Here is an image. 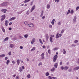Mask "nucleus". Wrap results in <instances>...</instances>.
Returning <instances> with one entry per match:
<instances>
[{"mask_svg":"<svg viewBox=\"0 0 79 79\" xmlns=\"http://www.w3.org/2000/svg\"><path fill=\"white\" fill-rule=\"evenodd\" d=\"M69 69V67L68 66H65L64 67V70H67Z\"/></svg>","mask_w":79,"mask_h":79,"instance_id":"obj_18","label":"nucleus"},{"mask_svg":"<svg viewBox=\"0 0 79 79\" xmlns=\"http://www.w3.org/2000/svg\"><path fill=\"white\" fill-rule=\"evenodd\" d=\"M29 10H27V11L26 12V14L27 15H29Z\"/></svg>","mask_w":79,"mask_h":79,"instance_id":"obj_36","label":"nucleus"},{"mask_svg":"<svg viewBox=\"0 0 79 79\" xmlns=\"http://www.w3.org/2000/svg\"><path fill=\"white\" fill-rule=\"evenodd\" d=\"M77 19V17L76 16H75L73 18V23H76V19Z\"/></svg>","mask_w":79,"mask_h":79,"instance_id":"obj_9","label":"nucleus"},{"mask_svg":"<svg viewBox=\"0 0 79 79\" xmlns=\"http://www.w3.org/2000/svg\"><path fill=\"white\" fill-rule=\"evenodd\" d=\"M52 78L53 79H57V78L56 77H52Z\"/></svg>","mask_w":79,"mask_h":79,"instance_id":"obj_60","label":"nucleus"},{"mask_svg":"<svg viewBox=\"0 0 79 79\" xmlns=\"http://www.w3.org/2000/svg\"><path fill=\"white\" fill-rule=\"evenodd\" d=\"M72 47H76V45H74V44H72Z\"/></svg>","mask_w":79,"mask_h":79,"instance_id":"obj_62","label":"nucleus"},{"mask_svg":"<svg viewBox=\"0 0 79 79\" xmlns=\"http://www.w3.org/2000/svg\"><path fill=\"white\" fill-rule=\"evenodd\" d=\"M24 37H25V38H27V37H28V35L26 34L24 35Z\"/></svg>","mask_w":79,"mask_h":79,"instance_id":"obj_35","label":"nucleus"},{"mask_svg":"<svg viewBox=\"0 0 79 79\" xmlns=\"http://www.w3.org/2000/svg\"><path fill=\"white\" fill-rule=\"evenodd\" d=\"M12 63L13 64H15L16 63V62H15V61H12Z\"/></svg>","mask_w":79,"mask_h":79,"instance_id":"obj_53","label":"nucleus"},{"mask_svg":"<svg viewBox=\"0 0 79 79\" xmlns=\"http://www.w3.org/2000/svg\"><path fill=\"white\" fill-rule=\"evenodd\" d=\"M35 50V48L33 47V48L31 50V52H33V51H34Z\"/></svg>","mask_w":79,"mask_h":79,"instance_id":"obj_21","label":"nucleus"},{"mask_svg":"<svg viewBox=\"0 0 79 79\" xmlns=\"http://www.w3.org/2000/svg\"><path fill=\"white\" fill-rule=\"evenodd\" d=\"M22 69H24V67L22 66Z\"/></svg>","mask_w":79,"mask_h":79,"instance_id":"obj_63","label":"nucleus"},{"mask_svg":"<svg viewBox=\"0 0 79 79\" xmlns=\"http://www.w3.org/2000/svg\"><path fill=\"white\" fill-rule=\"evenodd\" d=\"M19 38H20V39H23V36H21V35H19Z\"/></svg>","mask_w":79,"mask_h":79,"instance_id":"obj_56","label":"nucleus"},{"mask_svg":"<svg viewBox=\"0 0 79 79\" xmlns=\"http://www.w3.org/2000/svg\"><path fill=\"white\" fill-rule=\"evenodd\" d=\"M62 36V35L61 34L57 33L56 36V39H58L59 37H61Z\"/></svg>","mask_w":79,"mask_h":79,"instance_id":"obj_3","label":"nucleus"},{"mask_svg":"<svg viewBox=\"0 0 79 79\" xmlns=\"http://www.w3.org/2000/svg\"><path fill=\"white\" fill-rule=\"evenodd\" d=\"M52 39H53L52 38H51V37L50 38V39H49L51 43H52V42H53V40H52Z\"/></svg>","mask_w":79,"mask_h":79,"instance_id":"obj_19","label":"nucleus"},{"mask_svg":"<svg viewBox=\"0 0 79 79\" xmlns=\"http://www.w3.org/2000/svg\"><path fill=\"white\" fill-rule=\"evenodd\" d=\"M61 69L62 70H63V69H64V67H63V66H62L60 67Z\"/></svg>","mask_w":79,"mask_h":79,"instance_id":"obj_48","label":"nucleus"},{"mask_svg":"<svg viewBox=\"0 0 79 79\" xmlns=\"http://www.w3.org/2000/svg\"><path fill=\"white\" fill-rule=\"evenodd\" d=\"M51 23L52 25H54V22H53L52 21L51 22Z\"/></svg>","mask_w":79,"mask_h":79,"instance_id":"obj_55","label":"nucleus"},{"mask_svg":"<svg viewBox=\"0 0 79 79\" xmlns=\"http://www.w3.org/2000/svg\"><path fill=\"white\" fill-rule=\"evenodd\" d=\"M16 79H19V76H17L16 77Z\"/></svg>","mask_w":79,"mask_h":79,"instance_id":"obj_51","label":"nucleus"},{"mask_svg":"<svg viewBox=\"0 0 79 79\" xmlns=\"http://www.w3.org/2000/svg\"><path fill=\"white\" fill-rule=\"evenodd\" d=\"M62 64H63V62H62V61H61L60 62V65H62Z\"/></svg>","mask_w":79,"mask_h":79,"instance_id":"obj_58","label":"nucleus"},{"mask_svg":"<svg viewBox=\"0 0 79 79\" xmlns=\"http://www.w3.org/2000/svg\"><path fill=\"white\" fill-rule=\"evenodd\" d=\"M9 47L10 48H13L14 47V45L12 44H10Z\"/></svg>","mask_w":79,"mask_h":79,"instance_id":"obj_13","label":"nucleus"},{"mask_svg":"<svg viewBox=\"0 0 79 79\" xmlns=\"http://www.w3.org/2000/svg\"><path fill=\"white\" fill-rule=\"evenodd\" d=\"M71 70H72V69L71 68H70L69 69L68 71L69 72H71Z\"/></svg>","mask_w":79,"mask_h":79,"instance_id":"obj_49","label":"nucleus"},{"mask_svg":"<svg viewBox=\"0 0 79 79\" xmlns=\"http://www.w3.org/2000/svg\"><path fill=\"white\" fill-rule=\"evenodd\" d=\"M56 69H55V68L53 67L52 69L50 70V71H51V72H54V71H55V70Z\"/></svg>","mask_w":79,"mask_h":79,"instance_id":"obj_11","label":"nucleus"},{"mask_svg":"<svg viewBox=\"0 0 79 79\" xmlns=\"http://www.w3.org/2000/svg\"><path fill=\"white\" fill-rule=\"evenodd\" d=\"M28 26L30 27H34V24L32 23H30L28 24Z\"/></svg>","mask_w":79,"mask_h":79,"instance_id":"obj_5","label":"nucleus"},{"mask_svg":"<svg viewBox=\"0 0 79 79\" xmlns=\"http://www.w3.org/2000/svg\"><path fill=\"white\" fill-rule=\"evenodd\" d=\"M41 56H44V53H42L41 55Z\"/></svg>","mask_w":79,"mask_h":79,"instance_id":"obj_57","label":"nucleus"},{"mask_svg":"<svg viewBox=\"0 0 79 79\" xmlns=\"http://www.w3.org/2000/svg\"><path fill=\"white\" fill-rule=\"evenodd\" d=\"M5 56V54H2L0 55V58H4Z\"/></svg>","mask_w":79,"mask_h":79,"instance_id":"obj_14","label":"nucleus"},{"mask_svg":"<svg viewBox=\"0 0 79 79\" xmlns=\"http://www.w3.org/2000/svg\"><path fill=\"white\" fill-rule=\"evenodd\" d=\"M19 71L20 72H21V71H23V69H21V67H19Z\"/></svg>","mask_w":79,"mask_h":79,"instance_id":"obj_38","label":"nucleus"},{"mask_svg":"<svg viewBox=\"0 0 79 79\" xmlns=\"http://www.w3.org/2000/svg\"><path fill=\"white\" fill-rule=\"evenodd\" d=\"M24 24H25V25H27V26H28V24H29L28 23V22H25L24 23Z\"/></svg>","mask_w":79,"mask_h":79,"instance_id":"obj_27","label":"nucleus"},{"mask_svg":"<svg viewBox=\"0 0 79 79\" xmlns=\"http://www.w3.org/2000/svg\"><path fill=\"white\" fill-rule=\"evenodd\" d=\"M44 58H45V57H44V56H42V58H41L42 60H43V59H44Z\"/></svg>","mask_w":79,"mask_h":79,"instance_id":"obj_54","label":"nucleus"},{"mask_svg":"<svg viewBox=\"0 0 79 79\" xmlns=\"http://www.w3.org/2000/svg\"><path fill=\"white\" fill-rule=\"evenodd\" d=\"M10 63V60H7V61L6 62V64L7 65H8V64Z\"/></svg>","mask_w":79,"mask_h":79,"instance_id":"obj_24","label":"nucleus"},{"mask_svg":"<svg viewBox=\"0 0 79 79\" xmlns=\"http://www.w3.org/2000/svg\"><path fill=\"white\" fill-rule=\"evenodd\" d=\"M49 38V36H48V34H46L45 39L47 41H48Z\"/></svg>","mask_w":79,"mask_h":79,"instance_id":"obj_7","label":"nucleus"},{"mask_svg":"<svg viewBox=\"0 0 79 79\" xmlns=\"http://www.w3.org/2000/svg\"><path fill=\"white\" fill-rule=\"evenodd\" d=\"M55 2H57V3H58L60 1V0H55Z\"/></svg>","mask_w":79,"mask_h":79,"instance_id":"obj_50","label":"nucleus"},{"mask_svg":"<svg viewBox=\"0 0 79 79\" xmlns=\"http://www.w3.org/2000/svg\"><path fill=\"white\" fill-rule=\"evenodd\" d=\"M50 5L49 4H48L47 6V8L48 9H49L50 8Z\"/></svg>","mask_w":79,"mask_h":79,"instance_id":"obj_28","label":"nucleus"},{"mask_svg":"<svg viewBox=\"0 0 79 79\" xmlns=\"http://www.w3.org/2000/svg\"><path fill=\"white\" fill-rule=\"evenodd\" d=\"M31 0H25L24 1V3H27V2H29Z\"/></svg>","mask_w":79,"mask_h":79,"instance_id":"obj_31","label":"nucleus"},{"mask_svg":"<svg viewBox=\"0 0 79 79\" xmlns=\"http://www.w3.org/2000/svg\"><path fill=\"white\" fill-rule=\"evenodd\" d=\"M48 78L49 79H52V77H51V76H49L48 77Z\"/></svg>","mask_w":79,"mask_h":79,"instance_id":"obj_47","label":"nucleus"},{"mask_svg":"<svg viewBox=\"0 0 79 79\" xmlns=\"http://www.w3.org/2000/svg\"><path fill=\"white\" fill-rule=\"evenodd\" d=\"M52 25H50L49 26V27H50V28H52Z\"/></svg>","mask_w":79,"mask_h":79,"instance_id":"obj_61","label":"nucleus"},{"mask_svg":"<svg viewBox=\"0 0 79 79\" xmlns=\"http://www.w3.org/2000/svg\"><path fill=\"white\" fill-rule=\"evenodd\" d=\"M24 11V10H22V11H20V12H18V14H21L22 13V12H23Z\"/></svg>","mask_w":79,"mask_h":79,"instance_id":"obj_34","label":"nucleus"},{"mask_svg":"<svg viewBox=\"0 0 79 79\" xmlns=\"http://www.w3.org/2000/svg\"><path fill=\"white\" fill-rule=\"evenodd\" d=\"M27 77H28V78H31V75H30V74H28L27 75Z\"/></svg>","mask_w":79,"mask_h":79,"instance_id":"obj_39","label":"nucleus"},{"mask_svg":"<svg viewBox=\"0 0 79 79\" xmlns=\"http://www.w3.org/2000/svg\"><path fill=\"white\" fill-rule=\"evenodd\" d=\"M2 29L3 31V32H5V29L4 28V27H2Z\"/></svg>","mask_w":79,"mask_h":79,"instance_id":"obj_26","label":"nucleus"},{"mask_svg":"<svg viewBox=\"0 0 79 79\" xmlns=\"http://www.w3.org/2000/svg\"><path fill=\"white\" fill-rule=\"evenodd\" d=\"M45 75L46 76H49V75H50V74H49V73L48 72H47L45 73Z\"/></svg>","mask_w":79,"mask_h":79,"instance_id":"obj_23","label":"nucleus"},{"mask_svg":"<svg viewBox=\"0 0 79 79\" xmlns=\"http://www.w3.org/2000/svg\"><path fill=\"white\" fill-rule=\"evenodd\" d=\"M58 48H55L52 49L54 51H55V50H58Z\"/></svg>","mask_w":79,"mask_h":79,"instance_id":"obj_22","label":"nucleus"},{"mask_svg":"<svg viewBox=\"0 0 79 79\" xmlns=\"http://www.w3.org/2000/svg\"><path fill=\"white\" fill-rule=\"evenodd\" d=\"M58 58V56L57 55H56L54 56L53 59V62H56V59Z\"/></svg>","mask_w":79,"mask_h":79,"instance_id":"obj_2","label":"nucleus"},{"mask_svg":"<svg viewBox=\"0 0 79 79\" xmlns=\"http://www.w3.org/2000/svg\"><path fill=\"white\" fill-rule=\"evenodd\" d=\"M42 62H40L38 64L39 66H40V65H42Z\"/></svg>","mask_w":79,"mask_h":79,"instance_id":"obj_37","label":"nucleus"},{"mask_svg":"<svg viewBox=\"0 0 79 79\" xmlns=\"http://www.w3.org/2000/svg\"><path fill=\"white\" fill-rule=\"evenodd\" d=\"M69 13H70V10H69L66 14V15H68V14H69Z\"/></svg>","mask_w":79,"mask_h":79,"instance_id":"obj_33","label":"nucleus"},{"mask_svg":"<svg viewBox=\"0 0 79 79\" xmlns=\"http://www.w3.org/2000/svg\"><path fill=\"white\" fill-rule=\"evenodd\" d=\"M20 49H23V47L22 46H20L19 47Z\"/></svg>","mask_w":79,"mask_h":79,"instance_id":"obj_52","label":"nucleus"},{"mask_svg":"<svg viewBox=\"0 0 79 79\" xmlns=\"http://www.w3.org/2000/svg\"><path fill=\"white\" fill-rule=\"evenodd\" d=\"M64 52H63V54L64 55H65L66 54V51L65 50V49H63Z\"/></svg>","mask_w":79,"mask_h":79,"instance_id":"obj_25","label":"nucleus"},{"mask_svg":"<svg viewBox=\"0 0 79 79\" xmlns=\"http://www.w3.org/2000/svg\"><path fill=\"white\" fill-rule=\"evenodd\" d=\"M64 32V29H62L60 33H61V34H63Z\"/></svg>","mask_w":79,"mask_h":79,"instance_id":"obj_29","label":"nucleus"},{"mask_svg":"<svg viewBox=\"0 0 79 79\" xmlns=\"http://www.w3.org/2000/svg\"><path fill=\"white\" fill-rule=\"evenodd\" d=\"M16 62H17V64L18 65H19V63H20V62L19 61V60L18 59L17 60Z\"/></svg>","mask_w":79,"mask_h":79,"instance_id":"obj_16","label":"nucleus"},{"mask_svg":"<svg viewBox=\"0 0 79 79\" xmlns=\"http://www.w3.org/2000/svg\"><path fill=\"white\" fill-rule=\"evenodd\" d=\"M45 18V16H44L42 17V19H44Z\"/></svg>","mask_w":79,"mask_h":79,"instance_id":"obj_64","label":"nucleus"},{"mask_svg":"<svg viewBox=\"0 0 79 79\" xmlns=\"http://www.w3.org/2000/svg\"><path fill=\"white\" fill-rule=\"evenodd\" d=\"M79 69V66H77V67H76L74 68V70H76V71L77 70H78V69Z\"/></svg>","mask_w":79,"mask_h":79,"instance_id":"obj_15","label":"nucleus"},{"mask_svg":"<svg viewBox=\"0 0 79 79\" xmlns=\"http://www.w3.org/2000/svg\"><path fill=\"white\" fill-rule=\"evenodd\" d=\"M9 39V38L8 37L6 38L4 40V42H5V41H6V40H8Z\"/></svg>","mask_w":79,"mask_h":79,"instance_id":"obj_20","label":"nucleus"},{"mask_svg":"<svg viewBox=\"0 0 79 79\" xmlns=\"http://www.w3.org/2000/svg\"><path fill=\"white\" fill-rule=\"evenodd\" d=\"M43 15H44V11H42L41 13V15H40V17H42V16H43Z\"/></svg>","mask_w":79,"mask_h":79,"instance_id":"obj_30","label":"nucleus"},{"mask_svg":"<svg viewBox=\"0 0 79 79\" xmlns=\"http://www.w3.org/2000/svg\"><path fill=\"white\" fill-rule=\"evenodd\" d=\"M55 37V35H51V37H51V38H52V37Z\"/></svg>","mask_w":79,"mask_h":79,"instance_id":"obj_42","label":"nucleus"},{"mask_svg":"<svg viewBox=\"0 0 79 79\" xmlns=\"http://www.w3.org/2000/svg\"><path fill=\"white\" fill-rule=\"evenodd\" d=\"M35 42V38H34L32 39V40L31 41V44H34V42Z\"/></svg>","mask_w":79,"mask_h":79,"instance_id":"obj_6","label":"nucleus"},{"mask_svg":"<svg viewBox=\"0 0 79 79\" xmlns=\"http://www.w3.org/2000/svg\"><path fill=\"white\" fill-rule=\"evenodd\" d=\"M5 60H8V57H6L5 58Z\"/></svg>","mask_w":79,"mask_h":79,"instance_id":"obj_59","label":"nucleus"},{"mask_svg":"<svg viewBox=\"0 0 79 79\" xmlns=\"http://www.w3.org/2000/svg\"><path fill=\"white\" fill-rule=\"evenodd\" d=\"M35 5H34L33 6L32 8L31 9V12H32L33 10H34V9H35Z\"/></svg>","mask_w":79,"mask_h":79,"instance_id":"obj_8","label":"nucleus"},{"mask_svg":"<svg viewBox=\"0 0 79 79\" xmlns=\"http://www.w3.org/2000/svg\"><path fill=\"white\" fill-rule=\"evenodd\" d=\"M9 55H11V52H10L8 53Z\"/></svg>","mask_w":79,"mask_h":79,"instance_id":"obj_45","label":"nucleus"},{"mask_svg":"<svg viewBox=\"0 0 79 79\" xmlns=\"http://www.w3.org/2000/svg\"><path fill=\"white\" fill-rule=\"evenodd\" d=\"M5 24L6 26V27L7 26H8V20H6L5 21Z\"/></svg>","mask_w":79,"mask_h":79,"instance_id":"obj_17","label":"nucleus"},{"mask_svg":"<svg viewBox=\"0 0 79 79\" xmlns=\"http://www.w3.org/2000/svg\"><path fill=\"white\" fill-rule=\"evenodd\" d=\"M15 19H16V17H14L10 19L9 21H13V20H15Z\"/></svg>","mask_w":79,"mask_h":79,"instance_id":"obj_10","label":"nucleus"},{"mask_svg":"<svg viewBox=\"0 0 79 79\" xmlns=\"http://www.w3.org/2000/svg\"><path fill=\"white\" fill-rule=\"evenodd\" d=\"M78 9H79V6H77V7L76 9V11H77V10H78Z\"/></svg>","mask_w":79,"mask_h":79,"instance_id":"obj_46","label":"nucleus"},{"mask_svg":"<svg viewBox=\"0 0 79 79\" xmlns=\"http://www.w3.org/2000/svg\"><path fill=\"white\" fill-rule=\"evenodd\" d=\"M58 64L57 63H56L54 65V67L56 68H57V67L58 66Z\"/></svg>","mask_w":79,"mask_h":79,"instance_id":"obj_12","label":"nucleus"},{"mask_svg":"<svg viewBox=\"0 0 79 79\" xmlns=\"http://www.w3.org/2000/svg\"><path fill=\"white\" fill-rule=\"evenodd\" d=\"M5 11H7V10H6V9H2L1 10V11H2V12Z\"/></svg>","mask_w":79,"mask_h":79,"instance_id":"obj_41","label":"nucleus"},{"mask_svg":"<svg viewBox=\"0 0 79 79\" xmlns=\"http://www.w3.org/2000/svg\"><path fill=\"white\" fill-rule=\"evenodd\" d=\"M77 42H78L77 40H75L74 41V43H75V44H76V43H77Z\"/></svg>","mask_w":79,"mask_h":79,"instance_id":"obj_43","label":"nucleus"},{"mask_svg":"<svg viewBox=\"0 0 79 79\" xmlns=\"http://www.w3.org/2000/svg\"><path fill=\"white\" fill-rule=\"evenodd\" d=\"M1 17L2 18L1 19V20L2 21H3L5 19V18H6V16L5 15H3L1 16Z\"/></svg>","mask_w":79,"mask_h":79,"instance_id":"obj_4","label":"nucleus"},{"mask_svg":"<svg viewBox=\"0 0 79 79\" xmlns=\"http://www.w3.org/2000/svg\"><path fill=\"white\" fill-rule=\"evenodd\" d=\"M61 22H59L58 23V25H61Z\"/></svg>","mask_w":79,"mask_h":79,"instance_id":"obj_44","label":"nucleus"},{"mask_svg":"<svg viewBox=\"0 0 79 79\" xmlns=\"http://www.w3.org/2000/svg\"><path fill=\"white\" fill-rule=\"evenodd\" d=\"M51 52L50 49L48 50V53H49V54H50V53H51V52Z\"/></svg>","mask_w":79,"mask_h":79,"instance_id":"obj_40","label":"nucleus"},{"mask_svg":"<svg viewBox=\"0 0 79 79\" xmlns=\"http://www.w3.org/2000/svg\"><path fill=\"white\" fill-rule=\"evenodd\" d=\"M7 3H8V2H4L1 4L2 6H6L8 5Z\"/></svg>","mask_w":79,"mask_h":79,"instance_id":"obj_1","label":"nucleus"},{"mask_svg":"<svg viewBox=\"0 0 79 79\" xmlns=\"http://www.w3.org/2000/svg\"><path fill=\"white\" fill-rule=\"evenodd\" d=\"M74 13V10H71L70 11V13L71 14V15H73V13Z\"/></svg>","mask_w":79,"mask_h":79,"instance_id":"obj_32","label":"nucleus"}]
</instances>
